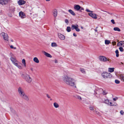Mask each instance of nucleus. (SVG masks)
Returning <instances> with one entry per match:
<instances>
[{
	"label": "nucleus",
	"instance_id": "9",
	"mask_svg": "<svg viewBox=\"0 0 124 124\" xmlns=\"http://www.w3.org/2000/svg\"><path fill=\"white\" fill-rule=\"evenodd\" d=\"M19 16L22 18H24L26 17L25 14L22 11H20L19 13Z\"/></svg>",
	"mask_w": 124,
	"mask_h": 124
},
{
	"label": "nucleus",
	"instance_id": "2",
	"mask_svg": "<svg viewBox=\"0 0 124 124\" xmlns=\"http://www.w3.org/2000/svg\"><path fill=\"white\" fill-rule=\"evenodd\" d=\"M10 59L13 64L19 69H22L21 64L16 59V57L12 53L10 54Z\"/></svg>",
	"mask_w": 124,
	"mask_h": 124
},
{
	"label": "nucleus",
	"instance_id": "45",
	"mask_svg": "<svg viewBox=\"0 0 124 124\" xmlns=\"http://www.w3.org/2000/svg\"><path fill=\"white\" fill-rule=\"evenodd\" d=\"M111 22L113 24H114L115 23L114 20L113 19L111 20Z\"/></svg>",
	"mask_w": 124,
	"mask_h": 124
},
{
	"label": "nucleus",
	"instance_id": "54",
	"mask_svg": "<svg viewBox=\"0 0 124 124\" xmlns=\"http://www.w3.org/2000/svg\"><path fill=\"white\" fill-rule=\"evenodd\" d=\"M30 70H31L32 71H33V68H31Z\"/></svg>",
	"mask_w": 124,
	"mask_h": 124
},
{
	"label": "nucleus",
	"instance_id": "24",
	"mask_svg": "<svg viewBox=\"0 0 124 124\" xmlns=\"http://www.w3.org/2000/svg\"><path fill=\"white\" fill-rule=\"evenodd\" d=\"M110 40H106L105 41V43L106 45H108L109 43H110Z\"/></svg>",
	"mask_w": 124,
	"mask_h": 124
},
{
	"label": "nucleus",
	"instance_id": "23",
	"mask_svg": "<svg viewBox=\"0 0 124 124\" xmlns=\"http://www.w3.org/2000/svg\"><path fill=\"white\" fill-rule=\"evenodd\" d=\"M54 107L56 108H57L59 107V106L58 104L56 102H55L54 103Z\"/></svg>",
	"mask_w": 124,
	"mask_h": 124
},
{
	"label": "nucleus",
	"instance_id": "39",
	"mask_svg": "<svg viewBox=\"0 0 124 124\" xmlns=\"http://www.w3.org/2000/svg\"><path fill=\"white\" fill-rule=\"evenodd\" d=\"M108 105H109L110 106H113L114 105L113 104V103L111 102H109Z\"/></svg>",
	"mask_w": 124,
	"mask_h": 124
},
{
	"label": "nucleus",
	"instance_id": "11",
	"mask_svg": "<svg viewBox=\"0 0 124 124\" xmlns=\"http://www.w3.org/2000/svg\"><path fill=\"white\" fill-rule=\"evenodd\" d=\"M88 15L93 18L96 19L97 18V15L95 14L90 13L88 14Z\"/></svg>",
	"mask_w": 124,
	"mask_h": 124
},
{
	"label": "nucleus",
	"instance_id": "31",
	"mask_svg": "<svg viewBox=\"0 0 124 124\" xmlns=\"http://www.w3.org/2000/svg\"><path fill=\"white\" fill-rule=\"evenodd\" d=\"M66 30L68 32H70L71 31V28L69 26L67 27Z\"/></svg>",
	"mask_w": 124,
	"mask_h": 124
},
{
	"label": "nucleus",
	"instance_id": "60",
	"mask_svg": "<svg viewBox=\"0 0 124 124\" xmlns=\"http://www.w3.org/2000/svg\"><path fill=\"white\" fill-rule=\"evenodd\" d=\"M121 64H123V63H122V62H121Z\"/></svg>",
	"mask_w": 124,
	"mask_h": 124
},
{
	"label": "nucleus",
	"instance_id": "12",
	"mask_svg": "<svg viewBox=\"0 0 124 124\" xmlns=\"http://www.w3.org/2000/svg\"><path fill=\"white\" fill-rule=\"evenodd\" d=\"M74 8L75 10L79 11L81 8V7L78 5H75L74 6Z\"/></svg>",
	"mask_w": 124,
	"mask_h": 124
},
{
	"label": "nucleus",
	"instance_id": "3",
	"mask_svg": "<svg viewBox=\"0 0 124 124\" xmlns=\"http://www.w3.org/2000/svg\"><path fill=\"white\" fill-rule=\"evenodd\" d=\"M22 77L25 80L26 82L28 83H31L32 81V79L30 76L28 74H23L22 75Z\"/></svg>",
	"mask_w": 124,
	"mask_h": 124
},
{
	"label": "nucleus",
	"instance_id": "43",
	"mask_svg": "<svg viewBox=\"0 0 124 124\" xmlns=\"http://www.w3.org/2000/svg\"><path fill=\"white\" fill-rule=\"evenodd\" d=\"M120 113L122 115H124V112L123 110H121L120 111Z\"/></svg>",
	"mask_w": 124,
	"mask_h": 124
},
{
	"label": "nucleus",
	"instance_id": "1",
	"mask_svg": "<svg viewBox=\"0 0 124 124\" xmlns=\"http://www.w3.org/2000/svg\"><path fill=\"white\" fill-rule=\"evenodd\" d=\"M62 79L64 82L67 85L75 88H77V81L74 78L66 75H64L62 77Z\"/></svg>",
	"mask_w": 124,
	"mask_h": 124
},
{
	"label": "nucleus",
	"instance_id": "27",
	"mask_svg": "<svg viewBox=\"0 0 124 124\" xmlns=\"http://www.w3.org/2000/svg\"><path fill=\"white\" fill-rule=\"evenodd\" d=\"M103 102L108 105L109 103V100L108 99L105 100Z\"/></svg>",
	"mask_w": 124,
	"mask_h": 124
},
{
	"label": "nucleus",
	"instance_id": "55",
	"mask_svg": "<svg viewBox=\"0 0 124 124\" xmlns=\"http://www.w3.org/2000/svg\"><path fill=\"white\" fill-rule=\"evenodd\" d=\"M6 0V1H7V3L10 0Z\"/></svg>",
	"mask_w": 124,
	"mask_h": 124
},
{
	"label": "nucleus",
	"instance_id": "18",
	"mask_svg": "<svg viewBox=\"0 0 124 124\" xmlns=\"http://www.w3.org/2000/svg\"><path fill=\"white\" fill-rule=\"evenodd\" d=\"M57 10L55 9L54 10L53 15L54 17H56L57 16Z\"/></svg>",
	"mask_w": 124,
	"mask_h": 124
},
{
	"label": "nucleus",
	"instance_id": "6",
	"mask_svg": "<svg viewBox=\"0 0 124 124\" xmlns=\"http://www.w3.org/2000/svg\"><path fill=\"white\" fill-rule=\"evenodd\" d=\"M1 34L2 35L3 38V39L5 40H8V35L6 33L4 32H2Z\"/></svg>",
	"mask_w": 124,
	"mask_h": 124
},
{
	"label": "nucleus",
	"instance_id": "52",
	"mask_svg": "<svg viewBox=\"0 0 124 124\" xmlns=\"http://www.w3.org/2000/svg\"><path fill=\"white\" fill-rule=\"evenodd\" d=\"M54 62L55 63H57L58 62V61H57L56 60H54Z\"/></svg>",
	"mask_w": 124,
	"mask_h": 124
},
{
	"label": "nucleus",
	"instance_id": "5",
	"mask_svg": "<svg viewBox=\"0 0 124 124\" xmlns=\"http://www.w3.org/2000/svg\"><path fill=\"white\" fill-rule=\"evenodd\" d=\"M78 27V26L77 24H73L71 26V29L72 30L75 29L77 31L79 32L80 30Z\"/></svg>",
	"mask_w": 124,
	"mask_h": 124
},
{
	"label": "nucleus",
	"instance_id": "7",
	"mask_svg": "<svg viewBox=\"0 0 124 124\" xmlns=\"http://www.w3.org/2000/svg\"><path fill=\"white\" fill-rule=\"evenodd\" d=\"M18 91L20 96L24 93L23 89L21 87H20L18 88Z\"/></svg>",
	"mask_w": 124,
	"mask_h": 124
},
{
	"label": "nucleus",
	"instance_id": "58",
	"mask_svg": "<svg viewBox=\"0 0 124 124\" xmlns=\"http://www.w3.org/2000/svg\"><path fill=\"white\" fill-rule=\"evenodd\" d=\"M46 1H49L50 0H46Z\"/></svg>",
	"mask_w": 124,
	"mask_h": 124
},
{
	"label": "nucleus",
	"instance_id": "42",
	"mask_svg": "<svg viewBox=\"0 0 124 124\" xmlns=\"http://www.w3.org/2000/svg\"><path fill=\"white\" fill-rule=\"evenodd\" d=\"M10 47L12 49H16V47H14L13 46L11 45L10 46Z\"/></svg>",
	"mask_w": 124,
	"mask_h": 124
},
{
	"label": "nucleus",
	"instance_id": "36",
	"mask_svg": "<svg viewBox=\"0 0 124 124\" xmlns=\"http://www.w3.org/2000/svg\"><path fill=\"white\" fill-rule=\"evenodd\" d=\"M115 82L116 84H119L120 83V81L116 79L115 80Z\"/></svg>",
	"mask_w": 124,
	"mask_h": 124
},
{
	"label": "nucleus",
	"instance_id": "38",
	"mask_svg": "<svg viewBox=\"0 0 124 124\" xmlns=\"http://www.w3.org/2000/svg\"><path fill=\"white\" fill-rule=\"evenodd\" d=\"M86 11L87 12H89L93 13V11L90 10H89V9H86Z\"/></svg>",
	"mask_w": 124,
	"mask_h": 124
},
{
	"label": "nucleus",
	"instance_id": "10",
	"mask_svg": "<svg viewBox=\"0 0 124 124\" xmlns=\"http://www.w3.org/2000/svg\"><path fill=\"white\" fill-rule=\"evenodd\" d=\"M58 36L59 38L61 40H64L65 39V36L60 33H58Z\"/></svg>",
	"mask_w": 124,
	"mask_h": 124
},
{
	"label": "nucleus",
	"instance_id": "17",
	"mask_svg": "<svg viewBox=\"0 0 124 124\" xmlns=\"http://www.w3.org/2000/svg\"><path fill=\"white\" fill-rule=\"evenodd\" d=\"M120 78L124 82V75L122 74H120L119 75Z\"/></svg>",
	"mask_w": 124,
	"mask_h": 124
},
{
	"label": "nucleus",
	"instance_id": "32",
	"mask_svg": "<svg viewBox=\"0 0 124 124\" xmlns=\"http://www.w3.org/2000/svg\"><path fill=\"white\" fill-rule=\"evenodd\" d=\"M89 108L92 111L94 110V108L93 106H90L89 107Z\"/></svg>",
	"mask_w": 124,
	"mask_h": 124
},
{
	"label": "nucleus",
	"instance_id": "21",
	"mask_svg": "<svg viewBox=\"0 0 124 124\" xmlns=\"http://www.w3.org/2000/svg\"><path fill=\"white\" fill-rule=\"evenodd\" d=\"M114 68H108V71L110 72H112L114 71Z\"/></svg>",
	"mask_w": 124,
	"mask_h": 124
},
{
	"label": "nucleus",
	"instance_id": "59",
	"mask_svg": "<svg viewBox=\"0 0 124 124\" xmlns=\"http://www.w3.org/2000/svg\"><path fill=\"white\" fill-rule=\"evenodd\" d=\"M81 28L82 29H83V27H82V26L81 27Z\"/></svg>",
	"mask_w": 124,
	"mask_h": 124
},
{
	"label": "nucleus",
	"instance_id": "20",
	"mask_svg": "<svg viewBox=\"0 0 124 124\" xmlns=\"http://www.w3.org/2000/svg\"><path fill=\"white\" fill-rule=\"evenodd\" d=\"M22 63L23 64L24 67H26V64L25 60L23 59H22Z\"/></svg>",
	"mask_w": 124,
	"mask_h": 124
},
{
	"label": "nucleus",
	"instance_id": "49",
	"mask_svg": "<svg viewBox=\"0 0 124 124\" xmlns=\"http://www.w3.org/2000/svg\"><path fill=\"white\" fill-rule=\"evenodd\" d=\"M73 35L74 36H75V37H76L77 36V34L75 33H73Z\"/></svg>",
	"mask_w": 124,
	"mask_h": 124
},
{
	"label": "nucleus",
	"instance_id": "51",
	"mask_svg": "<svg viewBox=\"0 0 124 124\" xmlns=\"http://www.w3.org/2000/svg\"><path fill=\"white\" fill-rule=\"evenodd\" d=\"M46 96H47L48 97V98H50V96L48 94H47L46 95Z\"/></svg>",
	"mask_w": 124,
	"mask_h": 124
},
{
	"label": "nucleus",
	"instance_id": "28",
	"mask_svg": "<svg viewBox=\"0 0 124 124\" xmlns=\"http://www.w3.org/2000/svg\"><path fill=\"white\" fill-rule=\"evenodd\" d=\"M74 96L76 98L80 100H82L81 98L78 95H76V96Z\"/></svg>",
	"mask_w": 124,
	"mask_h": 124
},
{
	"label": "nucleus",
	"instance_id": "16",
	"mask_svg": "<svg viewBox=\"0 0 124 124\" xmlns=\"http://www.w3.org/2000/svg\"><path fill=\"white\" fill-rule=\"evenodd\" d=\"M0 4L2 5H5L7 4L6 0H0Z\"/></svg>",
	"mask_w": 124,
	"mask_h": 124
},
{
	"label": "nucleus",
	"instance_id": "26",
	"mask_svg": "<svg viewBox=\"0 0 124 124\" xmlns=\"http://www.w3.org/2000/svg\"><path fill=\"white\" fill-rule=\"evenodd\" d=\"M51 46L52 47H56L57 46V45L55 43H51Z\"/></svg>",
	"mask_w": 124,
	"mask_h": 124
},
{
	"label": "nucleus",
	"instance_id": "37",
	"mask_svg": "<svg viewBox=\"0 0 124 124\" xmlns=\"http://www.w3.org/2000/svg\"><path fill=\"white\" fill-rule=\"evenodd\" d=\"M119 49L120 51L121 52H123L124 51L123 48L122 47H119Z\"/></svg>",
	"mask_w": 124,
	"mask_h": 124
},
{
	"label": "nucleus",
	"instance_id": "56",
	"mask_svg": "<svg viewBox=\"0 0 124 124\" xmlns=\"http://www.w3.org/2000/svg\"><path fill=\"white\" fill-rule=\"evenodd\" d=\"M9 16L10 17H11L12 16V14H10V15H9Z\"/></svg>",
	"mask_w": 124,
	"mask_h": 124
},
{
	"label": "nucleus",
	"instance_id": "50",
	"mask_svg": "<svg viewBox=\"0 0 124 124\" xmlns=\"http://www.w3.org/2000/svg\"><path fill=\"white\" fill-rule=\"evenodd\" d=\"M102 11H104L105 12H107L110 15H112V13H109V12H107L106 11H103L102 10Z\"/></svg>",
	"mask_w": 124,
	"mask_h": 124
},
{
	"label": "nucleus",
	"instance_id": "34",
	"mask_svg": "<svg viewBox=\"0 0 124 124\" xmlns=\"http://www.w3.org/2000/svg\"><path fill=\"white\" fill-rule=\"evenodd\" d=\"M101 90L102 91V94L103 95H105L107 93V92L105 91H103L102 90Z\"/></svg>",
	"mask_w": 124,
	"mask_h": 124
},
{
	"label": "nucleus",
	"instance_id": "29",
	"mask_svg": "<svg viewBox=\"0 0 124 124\" xmlns=\"http://www.w3.org/2000/svg\"><path fill=\"white\" fill-rule=\"evenodd\" d=\"M114 30L116 31H120V29L118 27H115L114 28Z\"/></svg>",
	"mask_w": 124,
	"mask_h": 124
},
{
	"label": "nucleus",
	"instance_id": "46",
	"mask_svg": "<svg viewBox=\"0 0 124 124\" xmlns=\"http://www.w3.org/2000/svg\"><path fill=\"white\" fill-rule=\"evenodd\" d=\"M25 94L24 93L23 94H22L20 96L22 97V98Z\"/></svg>",
	"mask_w": 124,
	"mask_h": 124
},
{
	"label": "nucleus",
	"instance_id": "4",
	"mask_svg": "<svg viewBox=\"0 0 124 124\" xmlns=\"http://www.w3.org/2000/svg\"><path fill=\"white\" fill-rule=\"evenodd\" d=\"M110 75L111 74L110 73L106 72H104L102 74V76L105 78H110L111 76Z\"/></svg>",
	"mask_w": 124,
	"mask_h": 124
},
{
	"label": "nucleus",
	"instance_id": "25",
	"mask_svg": "<svg viewBox=\"0 0 124 124\" xmlns=\"http://www.w3.org/2000/svg\"><path fill=\"white\" fill-rule=\"evenodd\" d=\"M73 16L75 15V14L74 12L71 9H70L68 11Z\"/></svg>",
	"mask_w": 124,
	"mask_h": 124
},
{
	"label": "nucleus",
	"instance_id": "15",
	"mask_svg": "<svg viewBox=\"0 0 124 124\" xmlns=\"http://www.w3.org/2000/svg\"><path fill=\"white\" fill-rule=\"evenodd\" d=\"M117 46H122L124 47V41H120L117 43Z\"/></svg>",
	"mask_w": 124,
	"mask_h": 124
},
{
	"label": "nucleus",
	"instance_id": "61",
	"mask_svg": "<svg viewBox=\"0 0 124 124\" xmlns=\"http://www.w3.org/2000/svg\"><path fill=\"white\" fill-rule=\"evenodd\" d=\"M11 41H12V42H13V41L12 40H11Z\"/></svg>",
	"mask_w": 124,
	"mask_h": 124
},
{
	"label": "nucleus",
	"instance_id": "41",
	"mask_svg": "<svg viewBox=\"0 0 124 124\" xmlns=\"http://www.w3.org/2000/svg\"><path fill=\"white\" fill-rule=\"evenodd\" d=\"M94 111H95V113L96 114H97L99 115H100V113L98 111H96V110H95Z\"/></svg>",
	"mask_w": 124,
	"mask_h": 124
},
{
	"label": "nucleus",
	"instance_id": "14",
	"mask_svg": "<svg viewBox=\"0 0 124 124\" xmlns=\"http://www.w3.org/2000/svg\"><path fill=\"white\" fill-rule=\"evenodd\" d=\"M42 52L46 57L50 58H51L52 57V56L50 55V54L46 52L45 51H42Z\"/></svg>",
	"mask_w": 124,
	"mask_h": 124
},
{
	"label": "nucleus",
	"instance_id": "13",
	"mask_svg": "<svg viewBox=\"0 0 124 124\" xmlns=\"http://www.w3.org/2000/svg\"><path fill=\"white\" fill-rule=\"evenodd\" d=\"M26 2V1L23 0H20L18 1V3L19 5H24Z\"/></svg>",
	"mask_w": 124,
	"mask_h": 124
},
{
	"label": "nucleus",
	"instance_id": "22",
	"mask_svg": "<svg viewBox=\"0 0 124 124\" xmlns=\"http://www.w3.org/2000/svg\"><path fill=\"white\" fill-rule=\"evenodd\" d=\"M22 98L26 101H28L29 100V98L28 96L26 94L24 95Z\"/></svg>",
	"mask_w": 124,
	"mask_h": 124
},
{
	"label": "nucleus",
	"instance_id": "40",
	"mask_svg": "<svg viewBox=\"0 0 124 124\" xmlns=\"http://www.w3.org/2000/svg\"><path fill=\"white\" fill-rule=\"evenodd\" d=\"M15 8L14 7H13L12 9H10V10H11L13 12L15 10Z\"/></svg>",
	"mask_w": 124,
	"mask_h": 124
},
{
	"label": "nucleus",
	"instance_id": "30",
	"mask_svg": "<svg viewBox=\"0 0 124 124\" xmlns=\"http://www.w3.org/2000/svg\"><path fill=\"white\" fill-rule=\"evenodd\" d=\"M115 53L116 54V56L118 57L119 56V51L117 49L115 51Z\"/></svg>",
	"mask_w": 124,
	"mask_h": 124
},
{
	"label": "nucleus",
	"instance_id": "48",
	"mask_svg": "<svg viewBox=\"0 0 124 124\" xmlns=\"http://www.w3.org/2000/svg\"><path fill=\"white\" fill-rule=\"evenodd\" d=\"M117 98H114L113 99V100L114 101H116L117 100Z\"/></svg>",
	"mask_w": 124,
	"mask_h": 124
},
{
	"label": "nucleus",
	"instance_id": "44",
	"mask_svg": "<svg viewBox=\"0 0 124 124\" xmlns=\"http://www.w3.org/2000/svg\"><path fill=\"white\" fill-rule=\"evenodd\" d=\"M112 44L114 46L115 45H116V42L115 41L112 42Z\"/></svg>",
	"mask_w": 124,
	"mask_h": 124
},
{
	"label": "nucleus",
	"instance_id": "47",
	"mask_svg": "<svg viewBox=\"0 0 124 124\" xmlns=\"http://www.w3.org/2000/svg\"><path fill=\"white\" fill-rule=\"evenodd\" d=\"M65 22L66 23L68 24V20L67 19H65Z\"/></svg>",
	"mask_w": 124,
	"mask_h": 124
},
{
	"label": "nucleus",
	"instance_id": "8",
	"mask_svg": "<svg viewBox=\"0 0 124 124\" xmlns=\"http://www.w3.org/2000/svg\"><path fill=\"white\" fill-rule=\"evenodd\" d=\"M106 57L103 56H100L99 57V60L103 62H106Z\"/></svg>",
	"mask_w": 124,
	"mask_h": 124
},
{
	"label": "nucleus",
	"instance_id": "33",
	"mask_svg": "<svg viewBox=\"0 0 124 124\" xmlns=\"http://www.w3.org/2000/svg\"><path fill=\"white\" fill-rule=\"evenodd\" d=\"M80 71L82 73H85V70L84 69L80 68Z\"/></svg>",
	"mask_w": 124,
	"mask_h": 124
},
{
	"label": "nucleus",
	"instance_id": "53",
	"mask_svg": "<svg viewBox=\"0 0 124 124\" xmlns=\"http://www.w3.org/2000/svg\"><path fill=\"white\" fill-rule=\"evenodd\" d=\"M80 9L81 10H84L83 8L82 7H81V8H80Z\"/></svg>",
	"mask_w": 124,
	"mask_h": 124
},
{
	"label": "nucleus",
	"instance_id": "57",
	"mask_svg": "<svg viewBox=\"0 0 124 124\" xmlns=\"http://www.w3.org/2000/svg\"><path fill=\"white\" fill-rule=\"evenodd\" d=\"M94 30L96 32H97V29H95Z\"/></svg>",
	"mask_w": 124,
	"mask_h": 124
},
{
	"label": "nucleus",
	"instance_id": "35",
	"mask_svg": "<svg viewBox=\"0 0 124 124\" xmlns=\"http://www.w3.org/2000/svg\"><path fill=\"white\" fill-rule=\"evenodd\" d=\"M106 62L108 61L110 63L111 62V59H109V58H107L106 57Z\"/></svg>",
	"mask_w": 124,
	"mask_h": 124
},
{
	"label": "nucleus",
	"instance_id": "19",
	"mask_svg": "<svg viewBox=\"0 0 124 124\" xmlns=\"http://www.w3.org/2000/svg\"><path fill=\"white\" fill-rule=\"evenodd\" d=\"M33 60L35 62L37 63H38L39 62V60L36 57H34L33 58Z\"/></svg>",
	"mask_w": 124,
	"mask_h": 124
}]
</instances>
